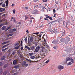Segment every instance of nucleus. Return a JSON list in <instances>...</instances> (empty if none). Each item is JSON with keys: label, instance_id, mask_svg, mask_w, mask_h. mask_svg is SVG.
<instances>
[{"label": "nucleus", "instance_id": "obj_1", "mask_svg": "<svg viewBox=\"0 0 75 75\" xmlns=\"http://www.w3.org/2000/svg\"><path fill=\"white\" fill-rule=\"evenodd\" d=\"M68 61H70V62H72V63H74V60L70 57H68L66 58V61L67 62Z\"/></svg>", "mask_w": 75, "mask_h": 75}, {"label": "nucleus", "instance_id": "obj_2", "mask_svg": "<svg viewBox=\"0 0 75 75\" xmlns=\"http://www.w3.org/2000/svg\"><path fill=\"white\" fill-rule=\"evenodd\" d=\"M69 41H70V38L68 36H67L66 38V40L64 42L65 44H68V42Z\"/></svg>", "mask_w": 75, "mask_h": 75}, {"label": "nucleus", "instance_id": "obj_3", "mask_svg": "<svg viewBox=\"0 0 75 75\" xmlns=\"http://www.w3.org/2000/svg\"><path fill=\"white\" fill-rule=\"evenodd\" d=\"M70 21L69 20H68L67 22H66V27L68 30H70V29L68 28V26H69V25L70 24Z\"/></svg>", "mask_w": 75, "mask_h": 75}, {"label": "nucleus", "instance_id": "obj_4", "mask_svg": "<svg viewBox=\"0 0 75 75\" xmlns=\"http://www.w3.org/2000/svg\"><path fill=\"white\" fill-rule=\"evenodd\" d=\"M33 13L34 14H37L38 13V10L35 9L33 11Z\"/></svg>", "mask_w": 75, "mask_h": 75}, {"label": "nucleus", "instance_id": "obj_5", "mask_svg": "<svg viewBox=\"0 0 75 75\" xmlns=\"http://www.w3.org/2000/svg\"><path fill=\"white\" fill-rule=\"evenodd\" d=\"M30 47V50H32V51H33V50H34L35 49V46H34L33 45H31V47Z\"/></svg>", "mask_w": 75, "mask_h": 75}, {"label": "nucleus", "instance_id": "obj_6", "mask_svg": "<svg viewBox=\"0 0 75 75\" xmlns=\"http://www.w3.org/2000/svg\"><path fill=\"white\" fill-rule=\"evenodd\" d=\"M58 68L59 69L61 70V69H64V66L59 65L58 66Z\"/></svg>", "mask_w": 75, "mask_h": 75}, {"label": "nucleus", "instance_id": "obj_7", "mask_svg": "<svg viewBox=\"0 0 75 75\" xmlns=\"http://www.w3.org/2000/svg\"><path fill=\"white\" fill-rule=\"evenodd\" d=\"M40 46H38L35 49V51L36 52H37L39 51V50H40Z\"/></svg>", "mask_w": 75, "mask_h": 75}, {"label": "nucleus", "instance_id": "obj_8", "mask_svg": "<svg viewBox=\"0 0 75 75\" xmlns=\"http://www.w3.org/2000/svg\"><path fill=\"white\" fill-rule=\"evenodd\" d=\"M41 6V4L39 5H36L34 6V8H36V9L38 8H39V7L40 6Z\"/></svg>", "mask_w": 75, "mask_h": 75}, {"label": "nucleus", "instance_id": "obj_9", "mask_svg": "<svg viewBox=\"0 0 75 75\" xmlns=\"http://www.w3.org/2000/svg\"><path fill=\"white\" fill-rule=\"evenodd\" d=\"M13 65H16L17 64V60H15L13 62Z\"/></svg>", "mask_w": 75, "mask_h": 75}, {"label": "nucleus", "instance_id": "obj_10", "mask_svg": "<svg viewBox=\"0 0 75 75\" xmlns=\"http://www.w3.org/2000/svg\"><path fill=\"white\" fill-rule=\"evenodd\" d=\"M60 41L61 42H64V41H65V38H63L61 39L60 40Z\"/></svg>", "mask_w": 75, "mask_h": 75}, {"label": "nucleus", "instance_id": "obj_11", "mask_svg": "<svg viewBox=\"0 0 75 75\" xmlns=\"http://www.w3.org/2000/svg\"><path fill=\"white\" fill-rule=\"evenodd\" d=\"M6 27H6V26H3L1 28L2 30H5L6 28Z\"/></svg>", "mask_w": 75, "mask_h": 75}, {"label": "nucleus", "instance_id": "obj_12", "mask_svg": "<svg viewBox=\"0 0 75 75\" xmlns=\"http://www.w3.org/2000/svg\"><path fill=\"white\" fill-rule=\"evenodd\" d=\"M18 45H19V43L18 42H16L14 45V47H18Z\"/></svg>", "mask_w": 75, "mask_h": 75}, {"label": "nucleus", "instance_id": "obj_13", "mask_svg": "<svg viewBox=\"0 0 75 75\" xmlns=\"http://www.w3.org/2000/svg\"><path fill=\"white\" fill-rule=\"evenodd\" d=\"M30 40L31 42H33V41L34 40V38H33V36H31L30 37Z\"/></svg>", "mask_w": 75, "mask_h": 75}, {"label": "nucleus", "instance_id": "obj_14", "mask_svg": "<svg viewBox=\"0 0 75 75\" xmlns=\"http://www.w3.org/2000/svg\"><path fill=\"white\" fill-rule=\"evenodd\" d=\"M5 9L2 8H0V12H2V11H5Z\"/></svg>", "mask_w": 75, "mask_h": 75}, {"label": "nucleus", "instance_id": "obj_15", "mask_svg": "<svg viewBox=\"0 0 75 75\" xmlns=\"http://www.w3.org/2000/svg\"><path fill=\"white\" fill-rule=\"evenodd\" d=\"M49 30L51 32V33H52V34H53L54 33L53 31L52 30V29L51 28H50V29H49Z\"/></svg>", "mask_w": 75, "mask_h": 75}, {"label": "nucleus", "instance_id": "obj_16", "mask_svg": "<svg viewBox=\"0 0 75 75\" xmlns=\"http://www.w3.org/2000/svg\"><path fill=\"white\" fill-rule=\"evenodd\" d=\"M5 59H6V57L4 56L2 57L1 58V59L2 61H4Z\"/></svg>", "mask_w": 75, "mask_h": 75}, {"label": "nucleus", "instance_id": "obj_17", "mask_svg": "<svg viewBox=\"0 0 75 75\" xmlns=\"http://www.w3.org/2000/svg\"><path fill=\"white\" fill-rule=\"evenodd\" d=\"M22 64V66H24L25 65V64H26V62L25 61H23V62Z\"/></svg>", "mask_w": 75, "mask_h": 75}, {"label": "nucleus", "instance_id": "obj_18", "mask_svg": "<svg viewBox=\"0 0 75 75\" xmlns=\"http://www.w3.org/2000/svg\"><path fill=\"white\" fill-rule=\"evenodd\" d=\"M8 47H7L5 49H2V52H3L4 51H6V50H7V49H8Z\"/></svg>", "mask_w": 75, "mask_h": 75}, {"label": "nucleus", "instance_id": "obj_19", "mask_svg": "<svg viewBox=\"0 0 75 75\" xmlns=\"http://www.w3.org/2000/svg\"><path fill=\"white\" fill-rule=\"evenodd\" d=\"M3 69H0V74H1L3 73Z\"/></svg>", "mask_w": 75, "mask_h": 75}, {"label": "nucleus", "instance_id": "obj_20", "mask_svg": "<svg viewBox=\"0 0 75 75\" xmlns=\"http://www.w3.org/2000/svg\"><path fill=\"white\" fill-rule=\"evenodd\" d=\"M25 48H26L28 50H30V47L28 46H25Z\"/></svg>", "mask_w": 75, "mask_h": 75}, {"label": "nucleus", "instance_id": "obj_21", "mask_svg": "<svg viewBox=\"0 0 75 75\" xmlns=\"http://www.w3.org/2000/svg\"><path fill=\"white\" fill-rule=\"evenodd\" d=\"M57 43V41L56 40H54L52 42V43L53 44H56V43Z\"/></svg>", "mask_w": 75, "mask_h": 75}, {"label": "nucleus", "instance_id": "obj_22", "mask_svg": "<svg viewBox=\"0 0 75 75\" xmlns=\"http://www.w3.org/2000/svg\"><path fill=\"white\" fill-rule=\"evenodd\" d=\"M11 28V27L9 26V27H8V28H6L5 31H7V30H10V29Z\"/></svg>", "mask_w": 75, "mask_h": 75}, {"label": "nucleus", "instance_id": "obj_23", "mask_svg": "<svg viewBox=\"0 0 75 75\" xmlns=\"http://www.w3.org/2000/svg\"><path fill=\"white\" fill-rule=\"evenodd\" d=\"M9 45L7 44V45H5L4 46H3L2 47V49L4 48H5L6 47V46H7V45Z\"/></svg>", "mask_w": 75, "mask_h": 75}, {"label": "nucleus", "instance_id": "obj_24", "mask_svg": "<svg viewBox=\"0 0 75 75\" xmlns=\"http://www.w3.org/2000/svg\"><path fill=\"white\" fill-rule=\"evenodd\" d=\"M34 55V53H29V55L30 56H32V55Z\"/></svg>", "mask_w": 75, "mask_h": 75}, {"label": "nucleus", "instance_id": "obj_25", "mask_svg": "<svg viewBox=\"0 0 75 75\" xmlns=\"http://www.w3.org/2000/svg\"><path fill=\"white\" fill-rule=\"evenodd\" d=\"M9 41H8L7 42H3L2 43V45H4V44H7V43H8Z\"/></svg>", "mask_w": 75, "mask_h": 75}, {"label": "nucleus", "instance_id": "obj_26", "mask_svg": "<svg viewBox=\"0 0 75 75\" xmlns=\"http://www.w3.org/2000/svg\"><path fill=\"white\" fill-rule=\"evenodd\" d=\"M20 67L19 65H16L14 66V68H18Z\"/></svg>", "mask_w": 75, "mask_h": 75}, {"label": "nucleus", "instance_id": "obj_27", "mask_svg": "<svg viewBox=\"0 0 75 75\" xmlns=\"http://www.w3.org/2000/svg\"><path fill=\"white\" fill-rule=\"evenodd\" d=\"M42 35L40 34V35H39V36L38 37L39 40H41V37Z\"/></svg>", "mask_w": 75, "mask_h": 75}, {"label": "nucleus", "instance_id": "obj_28", "mask_svg": "<svg viewBox=\"0 0 75 75\" xmlns=\"http://www.w3.org/2000/svg\"><path fill=\"white\" fill-rule=\"evenodd\" d=\"M20 48V46H19L18 47H16L15 48V50H18V48Z\"/></svg>", "mask_w": 75, "mask_h": 75}, {"label": "nucleus", "instance_id": "obj_29", "mask_svg": "<svg viewBox=\"0 0 75 75\" xmlns=\"http://www.w3.org/2000/svg\"><path fill=\"white\" fill-rule=\"evenodd\" d=\"M25 20H28V17L27 16H25Z\"/></svg>", "mask_w": 75, "mask_h": 75}, {"label": "nucleus", "instance_id": "obj_30", "mask_svg": "<svg viewBox=\"0 0 75 75\" xmlns=\"http://www.w3.org/2000/svg\"><path fill=\"white\" fill-rule=\"evenodd\" d=\"M48 18H49V19H50V20H51V21H52V20H53V19H52V18L50 16H49Z\"/></svg>", "mask_w": 75, "mask_h": 75}, {"label": "nucleus", "instance_id": "obj_31", "mask_svg": "<svg viewBox=\"0 0 75 75\" xmlns=\"http://www.w3.org/2000/svg\"><path fill=\"white\" fill-rule=\"evenodd\" d=\"M13 35V34H11L7 35V37H10V36H12Z\"/></svg>", "mask_w": 75, "mask_h": 75}, {"label": "nucleus", "instance_id": "obj_32", "mask_svg": "<svg viewBox=\"0 0 75 75\" xmlns=\"http://www.w3.org/2000/svg\"><path fill=\"white\" fill-rule=\"evenodd\" d=\"M30 58L31 59H34L35 58V57L34 56H32L30 57Z\"/></svg>", "mask_w": 75, "mask_h": 75}, {"label": "nucleus", "instance_id": "obj_33", "mask_svg": "<svg viewBox=\"0 0 75 75\" xmlns=\"http://www.w3.org/2000/svg\"><path fill=\"white\" fill-rule=\"evenodd\" d=\"M7 74V71H6L3 73V74L4 75H6Z\"/></svg>", "mask_w": 75, "mask_h": 75}, {"label": "nucleus", "instance_id": "obj_34", "mask_svg": "<svg viewBox=\"0 0 75 75\" xmlns=\"http://www.w3.org/2000/svg\"><path fill=\"white\" fill-rule=\"evenodd\" d=\"M16 54V51H14L13 52V53H12L11 55H14V54Z\"/></svg>", "mask_w": 75, "mask_h": 75}, {"label": "nucleus", "instance_id": "obj_35", "mask_svg": "<svg viewBox=\"0 0 75 75\" xmlns=\"http://www.w3.org/2000/svg\"><path fill=\"white\" fill-rule=\"evenodd\" d=\"M71 64H72V63L71 62H69L67 63V66H68V65H71Z\"/></svg>", "mask_w": 75, "mask_h": 75}, {"label": "nucleus", "instance_id": "obj_36", "mask_svg": "<svg viewBox=\"0 0 75 75\" xmlns=\"http://www.w3.org/2000/svg\"><path fill=\"white\" fill-rule=\"evenodd\" d=\"M7 67H8V64H6L4 66V67L6 68Z\"/></svg>", "mask_w": 75, "mask_h": 75}, {"label": "nucleus", "instance_id": "obj_37", "mask_svg": "<svg viewBox=\"0 0 75 75\" xmlns=\"http://www.w3.org/2000/svg\"><path fill=\"white\" fill-rule=\"evenodd\" d=\"M45 26V25H42L40 26V28H43Z\"/></svg>", "mask_w": 75, "mask_h": 75}, {"label": "nucleus", "instance_id": "obj_38", "mask_svg": "<svg viewBox=\"0 0 75 75\" xmlns=\"http://www.w3.org/2000/svg\"><path fill=\"white\" fill-rule=\"evenodd\" d=\"M53 33H57V31L55 29H54L53 30Z\"/></svg>", "mask_w": 75, "mask_h": 75}, {"label": "nucleus", "instance_id": "obj_39", "mask_svg": "<svg viewBox=\"0 0 75 75\" xmlns=\"http://www.w3.org/2000/svg\"><path fill=\"white\" fill-rule=\"evenodd\" d=\"M25 59L27 61H29V62H32V61H31V60H30L27 58Z\"/></svg>", "mask_w": 75, "mask_h": 75}, {"label": "nucleus", "instance_id": "obj_40", "mask_svg": "<svg viewBox=\"0 0 75 75\" xmlns=\"http://www.w3.org/2000/svg\"><path fill=\"white\" fill-rule=\"evenodd\" d=\"M42 1L44 3H46L48 1V0H42Z\"/></svg>", "mask_w": 75, "mask_h": 75}, {"label": "nucleus", "instance_id": "obj_41", "mask_svg": "<svg viewBox=\"0 0 75 75\" xmlns=\"http://www.w3.org/2000/svg\"><path fill=\"white\" fill-rule=\"evenodd\" d=\"M49 61H50V59H48L47 61H46L45 62L46 64H47L48 63Z\"/></svg>", "mask_w": 75, "mask_h": 75}, {"label": "nucleus", "instance_id": "obj_42", "mask_svg": "<svg viewBox=\"0 0 75 75\" xmlns=\"http://www.w3.org/2000/svg\"><path fill=\"white\" fill-rule=\"evenodd\" d=\"M6 6V4H3L2 5V7H5Z\"/></svg>", "mask_w": 75, "mask_h": 75}, {"label": "nucleus", "instance_id": "obj_43", "mask_svg": "<svg viewBox=\"0 0 75 75\" xmlns=\"http://www.w3.org/2000/svg\"><path fill=\"white\" fill-rule=\"evenodd\" d=\"M41 48H42V49H43V50H45V48L43 46H41Z\"/></svg>", "mask_w": 75, "mask_h": 75}, {"label": "nucleus", "instance_id": "obj_44", "mask_svg": "<svg viewBox=\"0 0 75 75\" xmlns=\"http://www.w3.org/2000/svg\"><path fill=\"white\" fill-rule=\"evenodd\" d=\"M6 7H7V6H8V2H6Z\"/></svg>", "mask_w": 75, "mask_h": 75}, {"label": "nucleus", "instance_id": "obj_45", "mask_svg": "<svg viewBox=\"0 0 75 75\" xmlns=\"http://www.w3.org/2000/svg\"><path fill=\"white\" fill-rule=\"evenodd\" d=\"M21 53V51H20V50H19L18 52V54H20Z\"/></svg>", "mask_w": 75, "mask_h": 75}, {"label": "nucleus", "instance_id": "obj_46", "mask_svg": "<svg viewBox=\"0 0 75 75\" xmlns=\"http://www.w3.org/2000/svg\"><path fill=\"white\" fill-rule=\"evenodd\" d=\"M45 15V16L46 18H49V17H50V16L47 15Z\"/></svg>", "mask_w": 75, "mask_h": 75}, {"label": "nucleus", "instance_id": "obj_47", "mask_svg": "<svg viewBox=\"0 0 75 75\" xmlns=\"http://www.w3.org/2000/svg\"><path fill=\"white\" fill-rule=\"evenodd\" d=\"M39 34V32H37L33 33V34Z\"/></svg>", "mask_w": 75, "mask_h": 75}, {"label": "nucleus", "instance_id": "obj_48", "mask_svg": "<svg viewBox=\"0 0 75 75\" xmlns=\"http://www.w3.org/2000/svg\"><path fill=\"white\" fill-rule=\"evenodd\" d=\"M57 47V46H54L53 47V48H54V49H56Z\"/></svg>", "mask_w": 75, "mask_h": 75}, {"label": "nucleus", "instance_id": "obj_49", "mask_svg": "<svg viewBox=\"0 0 75 75\" xmlns=\"http://www.w3.org/2000/svg\"><path fill=\"white\" fill-rule=\"evenodd\" d=\"M13 31H16V29L15 28L13 29L12 30Z\"/></svg>", "mask_w": 75, "mask_h": 75}, {"label": "nucleus", "instance_id": "obj_50", "mask_svg": "<svg viewBox=\"0 0 75 75\" xmlns=\"http://www.w3.org/2000/svg\"><path fill=\"white\" fill-rule=\"evenodd\" d=\"M13 14H15V12H16V10H15V9H14L13 10Z\"/></svg>", "mask_w": 75, "mask_h": 75}, {"label": "nucleus", "instance_id": "obj_51", "mask_svg": "<svg viewBox=\"0 0 75 75\" xmlns=\"http://www.w3.org/2000/svg\"><path fill=\"white\" fill-rule=\"evenodd\" d=\"M25 67H28V64L25 63Z\"/></svg>", "mask_w": 75, "mask_h": 75}, {"label": "nucleus", "instance_id": "obj_52", "mask_svg": "<svg viewBox=\"0 0 75 75\" xmlns=\"http://www.w3.org/2000/svg\"><path fill=\"white\" fill-rule=\"evenodd\" d=\"M65 33V30H64L63 33L62 32L63 35H64Z\"/></svg>", "mask_w": 75, "mask_h": 75}, {"label": "nucleus", "instance_id": "obj_53", "mask_svg": "<svg viewBox=\"0 0 75 75\" xmlns=\"http://www.w3.org/2000/svg\"><path fill=\"white\" fill-rule=\"evenodd\" d=\"M3 65V63L1 62H0V67Z\"/></svg>", "mask_w": 75, "mask_h": 75}, {"label": "nucleus", "instance_id": "obj_54", "mask_svg": "<svg viewBox=\"0 0 75 75\" xmlns=\"http://www.w3.org/2000/svg\"><path fill=\"white\" fill-rule=\"evenodd\" d=\"M53 12L54 13H55V11H55V9H53Z\"/></svg>", "mask_w": 75, "mask_h": 75}, {"label": "nucleus", "instance_id": "obj_55", "mask_svg": "<svg viewBox=\"0 0 75 75\" xmlns=\"http://www.w3.org/2000/svg\"><path fill=\"white\" fill-rule=\"evenodd\" d=\"M3 25V23L1 24L0 25V27H2Z\"/></svg>", "mask_w": 75, "mask_h": 75}, {"label": "nucleus", "instance_id": "obj_56", "mask_svg": "<svg viewBox=\"0 0 75 75\" xmlns=\"http://www.w3.org/2000/svg\"><path fill=\"white\" fill-rule=\"evenodd\" d=\"M22 57H23V55L21 54H20V55L19 56V57H20V58H22Z\"/></svg>", "mask_w": 75, "mask_h": 75}, {"label": "nucleus", "instance_id": "obj_57", "mask_svg": "<svg viewBox=\"0 0 75 75\" xmlns=\"http://www.w3.org/2000/svg\"><path fill=\"white\" fill-rule=\"evenodd\" d=\"M44 20H47V21H48V19H47V18H44Z\"/></svg>", "mask_w": 75, "mask_h": 75}, {"label": "nucleus", "instance_id": "obj_58", "mask_svg": "<svg viewBox=\"0 0 75 75\" xmlns=\"http://www.w3.org/2000/svg\"><path fill=\"white\" fill-rule=\"evenodd\" d=\"M11 49H10L8 51V52H10V51H11Z\"/></svg>", "mask_w": 75, "mask_h": 75}, {"label": "nucleus", "instance_id": "obj_59", "mask_svg": "<svg viewBox=\"0 0 75 75\" xmlns=\"http://www.w3.org/2000/svg\"><path fill=\"white\" fill-rule=\"evenodd\" d=\"M25 42H27V38L25 39Z\"/></svg>", "mask_w": 75, "mask_h": 75}, {"label": "nucleus", "instance_id": "obj_60", "mask_svg": "<svg viewBox=\"0 0 75 75\" xmlns=\"http://www.w3.org/2000/svg\"><path fill=\"white\" fill-rule=\"evenodd\" d=\"M17 75V73H15L13 74V75Z\"/></svg>", "mask_w": 75, "mask_h": 75}, {"label": "nucleus", "instance_id": "obj_61", "mask_svg": "<svg viewBox=\"0 0 75 75\" xmlns=\"http://www.w3.org/2000/svg\"><path fill=\"white\" fill-rule=\"evenodd\" d=\"M54 14L53 17H55V16H56V14L53 13Z\"/></svg>", "mask_w": 75, "mask_h": 75}, {"label": "nucleus", "instance_id": "obj_62", "mask_svg": "<svg viewBox=\"0 0 75 75\" xmlns=\"http://www.w3.org/2000/svg\"><path fill=\"white\" fill-rule=\"evenodd\" d=\"M26 33H29V31H28V30H27L26 31Z\"/></svg>", "mask_w": 75, "mask_h": 75}, {"label": "nucleus", "instance_id": "obj_63", "mask_svg": "<svg viewBox=\"0 0 75 75\" xmlns=\"http://www.w3.org/2000/svg\"><path fill=\"white\" fill-rule=\"evenodd\" d=\"M18 24H20V25H21V23L19 22L18 23Z\"/></svg>", "mask_w": 75, "mask_h": 75}, {"label": "nucleus", "instance_id": "obj_64", "mask_svg": "<svg viewBox=\"0 0 75 75\" xmlns=\"http://www.w3.org/2000/svg\"><path fill=\"white\" fill-rule=\"evenodd\" d=\"M6 16V14H4V15H2V17H4V16Z\"/></svg>", "mask_w": 75, "mask_h": 75}]
</instances>
